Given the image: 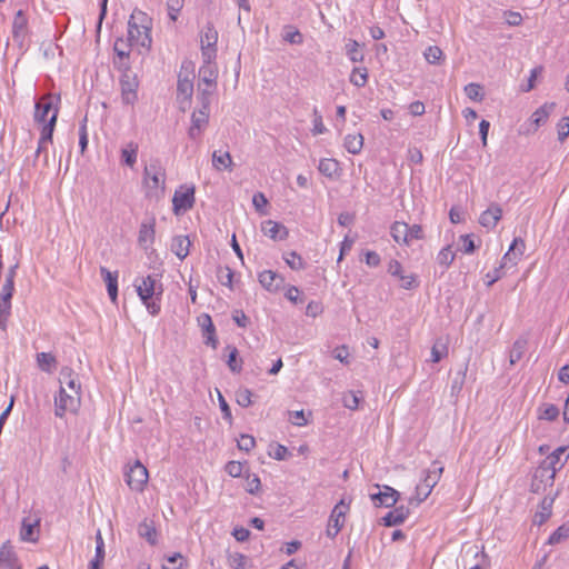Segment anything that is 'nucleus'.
Masks as SVG:
<instances>
[{
    "label": "nucleus",
    "instance_id": "1",
    "mask_svg": "<svg viewBox=\"0 0 569 569\" xmlns=\"http://www.w3.org/2000/svg\"><path fill=\"white\" fill-rule=\"evenodd\" d=\"M151 19L149 16L134 9L128 21V42L130 47H139L148 51L151 47Z\"/></svg>",
    "mask_w": 569,
    "mask_h": 569
},
{
    "label": "nucleus",
    "instance_id": "2",
    "mask_svg": "<svg viewBox=\"0 0 569 569\" xmlns=\"http://www.w3.org/2000/svg\"><path fill=\"white\" fill-rule=\"evenodd\" d=\"M142 183L148 198H160L166 190V170L159 159H152L143 170Z\"/></svg>",
    "mask_w": 569,
    "mask_h": 569
},
{
    "label": "nucleus",
    "instance_id": "3",
    "mask_svg": "<svg viewBox=\"0 0 569 569\" xmlns=\"http://www.w3.org/2000/svg\"><path fill=\"white\" fill-rule=\"evenodd\" d=\"M390 234L398 244L410 246L413 240L423 238V230L420 224L409 226L406 222L396 221L390 227Z\"/></svg>",
    "mask_w": 569,
    "mask_h": 569
},
{
    "label": "nucleus",
    "instance_id": "4",
    "mask_svg": "<svg viewBox=\"0 0 569 569\" xmlns=\"http://www.w3.org/2000/svg\"><path fill=\"white\" fill-rule=\"evenodd\" d=\"M148 479V470L139 460H136L133 463H129L124 468V481L131 490L141 492L144 489Z\"/></svg>",
    "mask_w": 569,
    "mask_h": 569
},
{
    "label": "nucleus",
    "instance_id": "5",
    "mask_svg": "<svg viewBox=\"0 0 569 569\" xmlns=\"http://www.w3.org/2000/svg\"><path fill=\"white\" fill-rule=\"evenodd\" d=\"M218 31L212 23H207L200 33L201 56L203 62H213L217 57Z\"/></svg>",
    "mask_w": 569,
    "mask_h": 569
},
{
    "label": "nucleus",
    "instance_id": "6",
    "mask_svg": "<svg viewBox=\"0 0 569 569\" xmlns=\"http://www.w3.org/2000/svg\"><path fill=\"white\" fill-rule=\"evenodd\" d=\"M193 70L188 64L183 63L178 74L177 83V99L182 103L190 101L193 93Z\"/></svg>",
    "mask_w": 569,
    "mask_h": 569
},
{
    "label": "nucleus",
    "instance_id": "7",
    "mask_svg": "<svg viewBox=\"0 0 569 569\" xmlns=\"http://www.w3.org/2000/svg\"><path fill=\"white\" fill-rule=\"evenodd\" d=\"M194 192L196 188L193 184L181 186L176 190L172 198L173 212L179 214L190 210L194 204Z\"/></svg>",
    "mask_w": 569,
    "mask_h": 569
},
{
    "label": "nucleus",
    "instance_id": "8",
    "mask_svg": "<svg viewBox=\"0 0 569 569\" xmlns=\"http://www.w3.org/2000/svg\"><path fill=\"white\" fill-rule=\"evenodd\" d=\"M134 286L141 301H147L153 297H161L163 292L162 284L157 283V279L152 274L137 279Z\"/></svg>",
    "mask_w": 569,
    "mask_h": 569
},
{
    "label": "nucleus",
    "instance_id": "9",
    "mask_svg": "<svg viewBox=\"0 0 569 569\" xmlns=\"http://www.w3.org/2000/svg\"><path fill=\"white\" fill-rule=\"evenodd\" d=\"M387 271L390 276L397 278L400 281V287L406 290H412L419 287V280L415 273H407L402 264L392 259L388 263Z\"/></svg>",
    "mask_w": 569,
    "mask_h": 569
},
{
    "label": "nucleus",
    "instance_id": "10",
    "mask_svg": "<svg viewBox=\"0 0 569 569\" xmlns=\"http://www.w3.org/2000/svg\"><path fill=\"white\" fill-rule=\"evenodd\" d=\"M349 510V505L343 500L335 506L329 517L326 533L329 538L333 539L342 529L346 521V513Z\"/></svg>",
    "mask_w": 569,
    "mask_h": 569
},
{
    "label": "nucleus",
    "instance_id": "11",
    "mask_svg": "<svg viewBox=\"0 0 569 569\" xmlns=\"http://www.w3.org/2000/svg\"><path fill=\"white\" fill-rule=\"evenodd\" d=\"M80 405V396H72L61 387L58 395L54 398V415L62 418L66 412H74Z\"/></svg>",
    "mask_w": 569,
    "mask_h": 569
},
{
    "label": "nucleus",
    "instance_id": "12",
    "mask_svg": "<svg viewBox=\"0 0 569 569\" xmlns=\"http://www.w3.org/2000/svg\"><path fill=\"white\" fill-rule=\"evenodd\" d=\"M556 475L557 473L553 470L540 462L533 473L531 490L533 492H540L547 487H551L553 485Z\"/></svg>",
    "mask_w": 569,
    "mask_h": 569
},
{
    "label": "nucleus",
    "instance_id": "13",
    "mask_svg": "<svg viewBox=\"0 0 569 569\" xmlns=\"http://www.w3.org/2000/svg\"><path fill=\"white\" fill-rule=\"evenodd\" d=\"M121 99L124 104L133 106L138 99V81L136 76L124 72L120 78Z\"/></svg>",
    "mask_w": 569,
    "mask_h": 569
},
{
    "label": "nucleus",
    "instance_id": "14",
    "mask_svg": "<svg viewBox=\"0 0 569 569\" xmlns=\"http://www.w3.org/2000/svg\"><path fill=\"white\" fill-rule=\"evenodd\" d=\"M209 122V109L199 108L191 114V126L188 134L191 139H198Z\"/></svg>",
    "mask_w": 569,
    "mask_h": 569
},
{
    "label": "nucleus",
    "instance_id": "15",
    "mask_svg": "<svg viewBox=\"0 0 569 569\" xmlns=\"http://www.w3.org/2000/svg\"><path fill=\"white\" fill-rule=\"evenodd\" d=\"M569 459V446H561L548 455L541 462L556 473L561 470Z\"/></svg>",
    "mask_w": 569,
    "mask_h": 569
},
{
    "label": "nucleus",
    "instance_id": "16",
    "mask_svg": "<svg viewBox=\"0 0 569 569\" xmlns=\"http://www.w3.org/2000/svg\"><path fill=\"white\" fill-rule=\"evenodd\" d=\"M259 283L269 292H278L284 286V277L272 270H263L258 274Z\"/></svg>",
    "mask_w": 569,
    "mask_h": 569
},
{
    "label": "nucleus",
    "instance_id": "17",
    "mask_svg": "<svg viewBox=\"0 0 569 569\" xmlns=\"http://www.w3.org/2000/svg\"><path fill=\"white\" fill-rule=\"evenodd\" d=\"M525 241L521 238H515L508 251L503 254L500 266L503 268L515 267L525 252Z\"/></svg>",
    "mask_w": 569,
    "mask_h": 569
},
{
    "label": "nucleus",
    "instance_id": "18",
    "mask_svg": "<svg viewBox=\"0 0 569 569\" xmlns=\"http://www.w3.org/2000/svg\"><path fill=\"white\" fill-rule=\"evenodd\" d=\"M58 108L53 107V98L51 96L41 97L34 106V121L42 127L49 121V113H53V111Z\"/></svg>",
    "mask_w": 569,
    "mask_h": 569
},
{
    "label": "nucleus",
    "instance_id": "19",
    "mask_svg": "<svg viewBox=\"0 0 569 569\" xmlns=\"http://www.w3.org/2000/svg\"><path fill=\"white\" fill-rule=\"evenodd\" d=\"M370 498L375 507L390 508L397 503L399 492L389 486H383L378 492L371 493Z\"/></svg>",
    "mask_w": 569,
    "mask_h": 569
},
{
    "label": "nucleus",
    "instance_id": "20",
    "mask_svg": "<svg viewBox=\"0 0 569 569\" xmlns=\"http://www.w3.org/2000/svg\"><path fill=\"white\" fill-rule=\"evenodd\" d=\"M58 119V111L54 110L49 117V121L41 128L38 148L36 150V158H38L44 150L47 143L52 142L53 131Z\"/></svg>",
    "mask_w": 569,
    "mask_h": 569
},
{
    "label": "nucleus",
    "instance_id": "21",
    "mask_svg": "<svg viewBox=\"0 0 569 569\" xmlns=\"http://www.w3.org/2000/svg\"><path fill=\"white\" fill-rule=\"evenodd\" d=\"M28 32V18L23 10H18L12 21V38L22 44Z\"/></svg>",
    "mask_w": 569,
    "mask_h": 569
},
{
    "label": "nucleus",
    "instance_id": "22",
    "mask_svg": "<svg viewBox=\"0 0 569 569\" xmlns=\"http://www.w3.org/2000/svg\"><path fill=\"white\" fill-rule=\"evenodd\" d=\"M261 231L262 233L274 240V241H281L287 239L289 232L286 226L282 223L276 222L273 220H266L261 224Z\"/></svg>",
    "mask_w": 569,
    "mask_h": 569
},
{
    "label": "nucleus",
    "instance_id": "23",
    "mask_svg": "<svg viewBox=\"0 0 569 569\" xmlns=\"http://www.w3.org/2000/svg\"><path fill=\"white\" fill-rule=\"evenodd\" d=\"M0 569H21L10 541L3 542L0 547Z\"/></svg>",
    "mask_w": 569,
    "mask_h": 569
},
{
    "label": "nucleus",
    "instance_id": "24",
    "mask_svg": "<svg viewBox=\"0 0 569 569\" xmlns=\"http://www.w3.org/2000/svg\"><path fill=\"white\" fill-rule=\"evenodd\" d=\"M502 218V209L498 203H491L479 217V223L487 229H493Z\"/></svg>",
    "mask_w": 569,
    "mask_h": 569
},
{
    "label": "nucleus",
    "instance_id": "25",
    "mask_svg": "<svg viewBox=\"0 0 569 569\" xmlns=\"http://www.w3.org/2000/svg\"><path fill=\"white\" fill-rule=\"evenodd\" d=\"M139 146L134 141L124 143L120 149L121 166L133 169L138 160Z\"/></svg>",
    "mask_w": 569,
    "mask_h": 569
},
{
    "label": "nucleus",
    "instance_id": "26",
    "mask_svg": "<svg viewBox=\"0 0 569 569\" xmlns=\"http://www.w3.org/2000/svg\"><path fill=\"white\" fill-rule=\"evenodd\" d=\"M154 226L153 218L140 224L138 241L144 249H148L154 241Z\"/></svg>",
    "mask_w": 569,
    "mask_h": 569
},
{
    "label": "nucleus",
    "instance_id": "27",
    "mask_svg": "<svg viewBox=\"0 0 569 569\" xmlns=\"http://www.w3.org/2000/svg\"><path fill=\"white\" fill-rule=\"evenodd\" d=\"M199 323L202 327L203 335L206 337L204 343L216 349L218 340L216 338V328L211 317L208 313H203L199 318Z\"/></svg>",
    "mask_w": 569,
    "mask_h": 569
},
{
    "label": "nucleus",
    "instance_id": "28",
    "mask_svg": "<svg viewBox=\"0 0 569 569\" xmlns=\"http://www.w3.org/2000/svg\"><path fill=\"white\" fill-rule=\"evenodd\" d=\"M409 516V508L405 506L396 507L389 511L383 518L382 523L386 527H393L401 525Z\"/></svg>",
    "mask_w": 569,
    "mask_h": 569
},
{
    "label": "nucleus",
    "instance_id": "29",
    "mask_svg": "<svg viewBox=\"0 0 569 569\" xmlns=\"http://www.w3.org/2000/svg\"><path fill=\"white\" fill-rule=\"evenodd\" d=\"M100 274L107 284L110 299L114 302L118 297V272H111L106 267H100Z\"/></svg>",
    "mask_w": 569,
    "mask_h": 569
},
{
    "label": "nucleus",
    "instance_id": "30",
    "mask_svg": "<svg viewBox=\"0 0 569 569\" xmlns=\"http://www.w3.org/2000/svg\"><path fill=\"white\" fill-rule=\"evenodd\" d=\"M191 241L188 236H177L172 239L171 251L180 259L183 260L190 250Z\"/></svg>",
    "mask_w": 569,
    "mask_h": 569
},
{
    "label": "nucleus",
    "instance_id": "31",
    "mask_svg": "<svg viewBox=\"0 0 569 569\" xmlns=\"http://www.w3.org/2000/svg\"><path fill=\"white\" fill-rule=\"evenodd\" d=\"M232 158L229 151L216 150L212 153V166L218 171L232 170Z\"/></svg>",
    "mask_w": 569,
    "mask_h": 569
},
{
    "label": "nucleus",
    "instance_id": "32",
    "mask_svg": "<svg viewBox=\"0 0 569 569\" xmlns=\"http://www.w3.org/2000/svg\"><path fill=\"white\" fill-rule=\"evenodd\" d=\"M199 83L207 87H216L217 69L212 62H203L199 69Z\"/></svg>",
    "mask_w": 569,
    "mask_h": 569
},
{
    "label": "nucleus",
    "instance_id": "33",
    "mask_svg": "<svg viewBox=\"0 0 569 569\" xmlns=\"http://www.w3.org/2000/svg\"><path fill=\"white\" fill-rule=\"evenodd\" d=\"M318 170L327 178H335L339 176L340 163L336 159L323 158L319 161Z\"/></svg>",
    "mask_w": 569,
    "mask_h": 569
},
{
    "label": "nucleus",
    "instance_id": "34",
    "mask_svg": "<svg viewBox=\"0 0 569 569\" xmlns=\"http://www.w3.org/2000/svg\"><path fill=\"white\" fill-rule=\"evenodd\" d=\"M443 472V467L438 461H433L431 468L425 471V477L421 481L427 485H430L433 488L441 478Z\"/></svg>",
    "mask_w": 569,
    "mask_h": 569
},
{
    "label": "nucleus",
    "instance_id": "35",
    "mask_svg": "<svg viewBox=\"0 0 569 569\" xmlns=\"http://www.w3.org/2000/svg\"><path fill=\"white\" fill-rule=\"evenodd\" d=\"M343 146L349 153L358 154L363 147V136L361 133L347 134Z\"/></svg>",
    "mask_w": 569,
    "mask_h": 569
},
{
    "label": "nucleus",
    "instance_id": "36",
    "mask_svg": "<svg viewBox=\"0 0 569 569\" xmlns=\"http://www.w3.org/2000/svg\"><path fill=\"white\" fill-rule=\"evenodd\" d=\"M555 106L556 104L553 102H546L532 113L531 121L536 124V127H540L541 124L546 123Z\"/></svg>",
    "mask_w": 569,
    "mask_h": 569
},
{
    "label": "nucleus",
    "instance_id": "37",
    "mask_svg": "<svg viewBox=\"0 0 569 569\" xmlns=\"http://www.w3.org/2000/svg\"><path fill=\"white\" fill-rule=\"evenodd\" d=\"M345 52L351 62H362L365 54L361 51L360 43L353 39H349L345 47Z\"/></svg>",
    "mask_w": 569,
    "mask_h": 569
},
{
    "label": "nucleus",
    "instance_id": "38",
    "mask_svg": "<svg viewBox=\"0 0 569 569\" xmlns=\"http://www.w3.org/2000/svg\"><path fill=\"white\" fill-rule=\"evenodd\" d=\"M37 365L40 370L51 373L57 367V359L50 352H40L37 355Z\"/></svg>",
    "mask_w": 569,
    "mask_h": 569
},
{
    "label": "nucleus",
    "instance_id": "39",
    "mask_svg": "<svg viewBox=\"0 0 569 569\" xmlns=\"http://www.w3.org/2000/svg\"><path fill=\"white\" fill-rule=\"evenodd\" d=\"M527 349V340L523 338L517 339L509 353V361L511 365H516L521 360Z\"/></svg>",
    "mask_w": 569,
    "mask_h": 569
},
{
    "label": "nucleus",
    "instance_id": "40",
    "mask_svg": "<svg viewBox=\"0 0 569 569\" xmlns=\"http://www.w3.org/2000/svg\"><path fill=\"white\" fill-rule=\"evenodd\" d=\"M60 382L66 383L68 388L74 391V395L80 396V383L78 380L73 377L72 369L64 367L62 368L60 372Z\"/></svg>",
    "mask_w": 569,
    "mask_h": 569
},
{
    "label": "nucleus",
    "instance_id": "41",
    "mask_svg": "<svg viewBox=\"0 0 569 569\" xmlns=\"http://www.w3.org/2000/svg\"><path fill=\"white\" fill-rule=\"evenodd\" d=\"M368 69L365 68V67H355L352 70H351V73H350V77H349V80L350 82L358 87V88H362L367 84L368 82Z\"/></svg>",
    "mask_w": 569,
    "mask_h": 569
},
{
    "label": "nucleus",
    "instance_id": "42",
    "mask_svg": "<svg viewBox=\"0 0 569 569\" xmlns=\"http://www.w3.org/2000/svg\"><path fill=\"white\" fill-rule=\"evenodd\" d=\"M559 416V409L551 403H543L538 408V418L541 420L553 421Z\"/></svg>",
    "mask_w": 569,
    "mask_h": 569
},
{
    "label": "nucleus",
    "instance_id": "43",
    "mask_svg": "<svg viewBox=\"0 0 569 569\" xmlns=\"http://www.w3.org/2000/svg\"><path fill=\"white\" fill-rule=\"evenodd\" d=\"M283 260L292 270H302L306 268V261L296 251H290L283 254Z\"/></svg>",
    "mask_w": 569,
    "mask_h": 569
},
{
    "label": "nucleus",
    "instance_id": "44",
    "mask_svg": "<svg viewBox=\"0 0 569 569\" xmlns=\"http://www.w3.org/2000/svg\"><path fill=\"white\" fill-rule=\"evenodd\" d=\"M18 264H14L9 268L7 274H6V281L1 288V292L3 295L13 296L14 292V278L17 274Z\"/></svg>",
    "mask_w": 569,
    "mask_h": 569
},
{
    "label": "nucleus",
    "instance_id": "45",
    "mask_svg": "<svg viewBox=\"0 0 569 569\" xmlns=\"http://www.w3.org/2000/svg\"><path fill=\"white\" fill-rule=\"evenodd\" d=\"M455 257L456 256L451 249V246L448 244L438 252L437 263L441 266L443 269H448V267L453 262Z\"/></svg>",
    "mask_w": 569,
    "mask_h": 569
},
{
    "label": "nucleus",
    "instance_id": "46",
    "mask_svg": "<svg viewBox=\"0 0 569 569\" xmlns=\"http://www.w3.org/2000/svg\"><path fill=\"white\" fill-rule=\"evenodd\" d=\"M216 87H207L201 83H198V100L200 102V108L209 109L210 98L214 91Z\"/></svg>",
    "mask_w": 569,
    "mask_h": 569
},
{
    "label": "nucleus",
    "instance_id": "47",
    "mask_svg": "<svg viewBox=\"0 0 569 569\" xmlns=\"http://www.w3.org/2000/svg\"><path fill=\"white\" fill-rule=\"evenodd\" d=\"M184 0H167V11L169 19L174 22L178 20V17L183 8Z\"/></svg>",
    "mask_w": 569,
    "mask_h": 569
},
{
    "label": "nucleus",
    "instance_id": "48",
    "mask_svg": "<svg viewBox=\"0 0 569 569\" xmlns=\"http://www.w3.org/2000/svg\"><path fill=\"white\" fill-rule=\"evenodd\" d=\"M138 531H139V535L141 537L146 538L150 545L153 546L157 543V531L152 525L142 522L139 525Z\"/></svg>",
    "mask_w": 569,
    "mask_h": 569
},
{
    "label": "nucleus",
    "instance_id": "49",
    "mask_svg": "<svg viewBox=\"0 0 569 569\" xmlns=\"http://www.w3.org/2000/svg\"><path fill=\"white\" fill-rule=\"evenodd\" d=\"M423 56L429 63L438 64L443 58V52L439 47L430 46L425 50Z\"/></svg>",
    "mask_w": 569,
    "mask_h": 569
},
{
    "label": "nucleus",
    "instance_id": "50",
    "mask_svg": "<svg viewBox=\"0 0 569 569\" xmlns=\"http://www.w3.org/2000/svg\"><path fill=\"white\" fill-rule=\"evenodd\" d=\"M236 401L242 408H248L252 405V392L247 388H241L236 391Z\"/></svg>",
    "mask_w": 569,
    "mask_h": 569
},
{
    "label": "nucleus",
    "instance_id": "51",
    "mask_svg": "<svg viewBox=\"0 0 569 569\" xmlns=\"http://www.w3.org/2000/svg\"><path fill=\"white\" fill-rule=\"evenodd\" d=\"M228 348H229L230 352L228 356L227 365L232 372L239 373L241 371L242 367H241V360H238V350L236 347H228Z\"/></svg>",
    "mask_w": 569,
    "mask_h": 569
},
{
    "label": "nucleus",
    "instance_id": "52",
    "mask_svg": "<svg viewBox=\"0 0 569 569\" xmlns=\"http://www.w3.org/2000/svg\"><path fill=\"white\" fill-rule=\"evenodd\" d=\"M360 399L361 398L359 397V395L357 392L348 391V392H345L342 396V405L347 409L356 410V409H358Z\"/></svg>",
    "mask_w": 569,
    "mask_h": 569
},
{
    "label": "nucleus",
    "instance_id": "53",
    "mask_svg": "<svg viewBox=\"0 0 569 569\" xmlns=\"http://www.w3.org/2000/svg\"><path fill=\"white\" fill-rule=\"evenodd\" d=\"M448 355V348L445 343L437 341L431 348V361L437 363Z\"/></svg>",
    "mask_w": 569,
    "mask_h": 569
},
{
    "label": "nucleus",
    "instance_id": "54",
    "mask_svg": "<svg viewBox=\"0 0 569 569\" xmlns=\"http://www.w3.org/2000/svg\"><path fill=\"white\" fill-rule=\"evenodd\" d=\"M568 537H569V527L561 526L550 535V537L548 539V543L557 545V543L561 542L562 540L567 539Z\"/></svg>",
    "mask_w": 569,
    "mask_h": 569
},
{
    "label": "nucleus",
    "instance_id": "55",
    "mask_svg": "<svg viewBox=\"0 0 569 569\" xmlns=\"http://www.w3.org/2000/svg\"><path fill=\"white\" fill-rule=\"evenodd\" d=\"M228 561L233 569H246L247 557L240 552L229 555Z\"/></svg>",
    "mask_w": 569,
    "mask_h": 569
},
{
    "label": "nucleus",
    "instance_id": "56",
    "mask_svg": "<svg viewBox=\"0 0 569 569\" xmlns=\"http://www.w3.org/2000/svg\"><path fill=\"white\" fill-rule=\"evenodd\" d=\"M465 92L467 97L473 101H480L482 100V89L477 83H469L465 87Z\"/></svg>",
    "mask_w": 569,
    "mask_h": 569
},
{
    "label": "nucleus",
    "instance_id": "57",
    "mask_svg": "<svg viewBox=\"0 0 569 569\" xmlns=\"http://www.w3.org/2000/svg\"><path fill=\"white\" fill-rule=\"evenodd\" d=\"M184 558L181 553L176 552L167 558V563L162 566L163 569H181Z\"/></svg>",
    "mask_w": 569,
    "mask_h": 569
},
{
    "label": "nucleus",
    "instance_id": "58",
    "mask_svg": "<svg viewBox=\"0 0 569 569\" xmlns=\"http://www.w3.org/2000/svg\"><path fill=\"white\" fill-rule=\"evenodd\" d=\"M312 133L315 136L322 134L327 131V128L323 124L322 116L319 113L318 109H313V120H312Z\"/></svg>",
    "mask_w": 569,
    "mask_h": 569
},
{
    "label": "nucleus",
    "instance_id": "59",
    "mask_svg": "<svg viewBox=\"0 0 569 569\" xmlns=\"http://www.w3.org/2000/svg\"><path fill=\"white\" fill-rule=\"evenodd\" d=\"M36 525L37 523H27L26 521H23L22 528L20 531L21 540L30 541V542H34L37 540V538H34V536H33Z\"/></svg>",
    "mask_w": 569,
    "mask_h": 569
},
{
    "label": "nucleus",
    "instance_id": "60",
    "mask_svg": "<svg viewBox=\"0 0 569 569\" xmlns=\"http://www.w3.org/2000/svg\"><path fill=\"white\" fill-rule=\"evenodd\" d=\"M218 279L222 286H226L228 288H232V279H233V271L226 267L223 269H220L218 271Z\"/></svg>",
    "mask_w": 569,
    "mask_h": 569
},
{
    "label": "nucleus",
    "instance_id": "61",
    "mask_svg": "<svg viewBox=\"0 0 569 569\" xmlns=\"http://www.w3.org/2000/svg\"><path fill=\"white\" fill-rule=\"evenodd\" d=\"M557 133H558V140L560 142H563L569 137V120L568 118H562L557 123Z\"/></svg>",
    "mask_w": 569,
    "mask_h": 569
},
{
    "label": "nucleus",
    "instance_id": "62",
    "mask_svg": "<svg viewBox=\"0 0 569 569\" xmlns=\"http://www.w3.org/2000/svg\"><path fill=\"white\" fill-rule=\"evenodd\" d=\"M256 446V440L250 435H241L238 440V448L249 452Z\"/></svg>",
    "mask_w": 569,
    "mask_h": 569
},
{
    "label": "nucleus",
    "instance_id": "63",
    "mask_svg": "<svg viewBox=\"0 0 569 569\" xmlns=\"http://www.w3.org/2000/svg\"><path fill=\"white\" fill-rule=\"evenodd\" d=\"M226 472L233 477H240L243 471V465L239 461H229L224 467Z\"/></svg>",
    "mask_w": 569,
    "mask_h": 569
},
{
    "label": "nucleus",
    "instance_id": "64",
    "mask_svg": "<svg viewBox=\"0 0 569 569\" xmlns=\"http://www.w3.org/2000/svg\"><path fill=\"white\" fill-rule=\"evenodd\" d=\"M160 299L161 297H153L142 301L150 315L157 316L160 312Z\"/></svg>",
    "mask_w": 569,
    "mask_h": 569
}]
</instances>
